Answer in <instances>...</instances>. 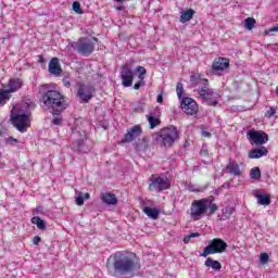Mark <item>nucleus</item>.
<instances>
[{
	"label": "nucleus",
	"mask_w": 278,
	"mask_h": 278,
	"mask_svg": "<svg viewBox=\"0 0 278 278\" xmlns=\"http://www.w3.org/2000/svg\"><path fill=\"white\" fill-rule=\"evenodd\" d=\"M140 268V258L131 252L114 253L106 262L108 274L115 278H134Z\"/></svg>",
	"instance_id": "nucleus-1"
},
{
	"label": "nucleus",
	"mask_w": 278,
	"mask_h": 278,
	"mask_svg": "<svg viewBox=\"0 0 278 278\" xmlns=\"http://www.w3.org/2000/svg\"><path fill=\"white\" fill-rule=\"evenodd\" d=\"M39 94L41 97V108L51 112L53 116H60L71 105L62 92L51 89L49 85L40 86Z\"/></svg>",
	"instance_id": "nucleus-2"
},
{
	"label": "nucleus",
	"mask_w": 278,
	"mask_h": 278,
	"mask_svg": "<svg viewBox=\"0 0 278 278\" xmlns=\"http://www.w3.org/2000/svg\"><path fill=\"white\" fill-rule=\"evenodd\" d=\"M208 210V216L218 212V205L214 203V197L193 200L190 206V217L192 220H201Z\"/></svg>",
	"instance_id": "nucleus-3"
},
{
	"label": "nucleus",
	"mask_w": 278,
	"mask_h": 278,
	"mask_svg": "<svg viewBox=\"0 0 278 278\" xmlns=\"http://www.w3.org/2000/svg\"><path fill=\"white\" fill-rule=\"evenodd\" d=\"M152 138L157 147L170 149L179 138V130L175 126H168L160 129V131L155 132Z\"/></svg>",
	"instance_id": "nucleus-4"
},
{
	"label": "nucleus",
	"mask_w": 278,
	"mask_h": 278,
	"mask_svg": "<svg viewBox=\"0 0 278 278\" xmlns=\"http://www.w3.org/2000/svg\"><path fill=\"white\" fill-rule=\"evenodd\" d=\"M97 45H99V39L97 37H80L76 42L72 43V47L73 49H76L79 55L88 58L94 53Z\"/></svg>",
	"instance_id": "nucleus-5"
},
{
	"label": "nucleus",
	"mask_w": 278,
	"mask_h": 278,
	"mask_svg": "<svg viewBox=\"0 0 278 278\" xmlns=\"http://www.w3.org/2000/svg\"><path fill=\"white\" fill-rule=\"evenodd\" d=\"M227 242L220 238H214L208 241V244L204 248L201 253V257H207V255H216L220 253H225L227 251Z\"/></svg>",
	"instance_id": "nucleus-6"
},
{
	"label": "nucleus",
	"mask_w": 278,
	"mask_h": 278,
	"mask_svg": "<svg viewBox=\"0 0 278 278\" xmlns=\"http://www.w3.org/2000/svg\"><path fill=\"white\" fill-rule=\"evenodd\" d=\"M170 188V184L168 182L167 178L161 177L157 174H153L149 179L148 190L153 192H164V190H168Z\"/></svg>",
	"instance_id": "nucleus-7"
},
{
	"label": "nucleus",
	"mask_w": 278,
	"mask_h": 278,
	"mask_svg": "<svg viewBox=\"0 0 278 278\" xmlns=\"http://www.w3.org/2000/svg\"><path fill=\"white\" fill-rule=\"evenodd\" d=\"M11 123L17 131L25 134L31 127V119L27 114H13L11 115Z\"/></svg>",
	"instance_id": "nucleus-8"
},
{
	"label": "nucleus",
	"mask_w": 278,
	"mask_h": 278,
	"mask_svg": "<svg viewBox=\"0 0 278 278\" xmlns=\"http://www.w3.org/2000/svg\"><path fill=\"white\" fill-rule=\"evenodd\" d=\"M198 92H199L201 99H203V101H205V103L207 105H210L211 108H216L218 105V100H216V99H218V97H220V93H217L210 88L198 89Z\"/></svg>",
	"instance_id": "nucleus-9"
},
{
	"label": "nucleus",
	"mask_w": 278,
	"mask_h": 278,
	"mask_svg": "<svg viewBox=\"0 0 278 278\" xmlns=\"http://www.w3.org/2000/svg\"><path fill=\"white\" fill-rule=\"evenodd\" d=\"M94 94V87L88 84H79L76 96L81 103H89Z\"/></svg>",
	"instance_id": "nucleus-10"
},
{
	"label": "nucleus",
	"mask_w": 278,
	"mask_h": 278,
	"mask_svg": "<svg viewBox=\"0 0 278 278\" xmlns=\"http://www.w3.org/2000/svg\"><path fill=\"white\" fill-rule=\"evenodd\" d=\"M248 140L250 144H255V147H262L268 142V134L265 131H260L251 129L248 131Z\"/></svg>",
	"instance_id": "nucleus-11"
},
{
	"label": "nucleus",
	"mask_w": 278,
	"mask_h": 278,
	"mask_svg": "<svg viewBox=\"0 0 278 278\" xmlns=\"http://www.w3.org/2000/svg\"><path fill=\"white\" fill-rule=\"evenodd\" d=\"M180 108L185 114H188V116H197V114H199V104H197V101L192 98H182Z\"/></svg>",
	"instance_id": "nucleus-12"
},
{
	"label": "nucleus",
	"mask_w": 278,
	"mask_h": 278,
	"mask_svg": "<svg viewBox=\"0 0 278 278\" xmlns=\"http://www.w3.org/2000/svg\"><path fill=\"white\" fill-rule=\"evenodd\" d=\"M122 84L125 88H129L134 84V72L129 67V64H124L121 71Z\"/></svg>",
	"instance_id": "nucleus-13"
},
{
	"label": "nucleus",
	"mask_w": 278,
	"mask_h": 278,
	"mask_svg": "<svg viewBox=\"0 0 278 278\" xmlns=\"http://www.w3.org/2000/svg\"><path fill=\"white\" fill-rule=\"evenodd\" d=\"M140 136H142V127H140V125H135L127 130V132L124 135V138L122 139V142L123 144L127 142H134V140L140 138Z\"/></svg>",
	"instance_id": "nucleus-14"
},
{
	"label": "nucleus",
	"mask_w": 278,
	"mask_h": 278,
	"mask_svg": "<svg viewBox=\"0 0 278 278\" xmlns=\"http://www.w3.org/2000/svg\"><path fill=\"white\" fill-rule=\"evenodd\" d=\"M48 73L54 75V77H60L62 75V65H60L59 58H52L48 65Z\"/></svg>",
	"instance_id": "nucleus-15"
},
{
	"label": "nucleus",
	"mask_w": 278,
	"mask_h": 278,
	"mask_svg": "<svg viewBox=\"0 0 278 278\" xmlns=\"http://www.w3.org/2000/svg\"><path fill=\"white\" fill-rule=\"evenodd\" d=\"M7 91L11 94L14 92H18L21 88H23V79L21 78H11L8 84L4 86Z\"/></svg>",
	"instance_id": "nucleus-16"
},
{
	"label": "nucleus",
	"mask_w": 278,
	"mask_h": 278,
	"mask_svg": "<svg viewBox=\"0 0 278 278\" xmlns=\"http://www.w3.org/2000/svg\"><path fill=\"white\" fill-rule=\"evenodd\" d=\"M226 170H228V173H230V175H233L235 177H240V175H242L240 164H238V162H236L233 159H229Z\"/></svg>",
	"instance_id": "nucleus-17"
},
{
	"label": "nucleus",
	"mask_w": 278,
	"mask_h": 278,
	"mask_svg": "<svg viewBox=\"0 0 278 278\" xmlns=\"http://www.w3.org/2000/svg\"><path fill=\"white\" fill-rule=\"evenodd\" d=\"M213 71H225V68H229V59L227 58H218L213 61L212 64Z\"/></svg>",
	"instance_id": "nucleus-18"
},
{
	"label": "nucleus",
	"mask_w": 278,
	"mask_h": 278,
	"mask_svg": "<svg viewBox=\"0 0 278 278\" xmlns=\"http://www.w3.org/2000/svg\"><path fill=\"white\" fill-rule=\"evenodd\" d=\"M102 203H105L106 205H117L118 198H116V194L112 192H104L100 197Z\"/></svg>",
	"instance_id": "nucleus-19"
},
{
	"label": "nucleus",
	"mask_w": 278,
	"mask_h": 278,
	"mask_svg": "<svg viewBox=\"0 0 278 278\" xmlns=\"http://www.w3.org/2000/svg\"><path fill=\"white\" fill-rule=\"evenodd\" d=\"M264 155H268V149H266V147L251 150L248 157H250V160H260V157H264Z\"/></svg>",
	"instance_id": "nucleus-20"
},
{
	"label": "nucleus",
	"mask_w": 278,
	"mask_h": 278,
	"mask_svg": "<svg viewBox=\"0 0 278 278\" xmlns=\"http://www.w3.org/2000/svg\"><path fill=\"white\" fill-rule=\"evenodd\" d=\"M204 266H206V268H213V270H220L223 268V264L218 261H214L212 257L206 258Z\"/></svg>",
	"instance_id": "nucleus-21"
},
{
	"label": "nucleus",
	"mask_w": 278,
	"mask_h": 278,
	"mask_svg": "<svg viewBox=\"0 0 278 278\" xmlns=\"http://www.w3.org/2000/svg\"><path fill=\"white\" fill-rule=\"evenodd\" d=\"M143 212L147 214V216H149V218H152V220H157V218H160V210L157 208L146 206Z\"/></svg>",
	"instance_id": "nucleus-22"
},
{
	"label": "nucleus",
	"mask_w": 278,
	"mask_h": 278,
	"mask_svg": "<svg viewBox=\"0 0 278 278\" xmlns=\"http://www.w3.org/2000/svg\"><path fill=\"white\" fill-rule=\"evenodd\" d=\"M194 10L188 9L180 14V23H188V21H192L194 18Z\"/></svg>",
	"instance_id": "nucleus-23"
},
{
	"label": "nucleus",
	"mask_w": 278,
	"mask_h": 278,
	"mask_svg": "<svg viewBox=\"0 0 278 278\" xmlns=\"http://www.w3.org/2000/svg\"><path fill=\"white\" fill-rule=\"evenodd\" d=\"M12 99V94L7 89H0V108H3L8 101Z\"/></svg>",
	"instance_id": "nucleus-24"
},
{
	"label": "nucleus",
	"mask_w": 278,
	"mask_h": 278,
	"mask_svg": "<svg viewBox=\"0 0 278 278\" xmlns=\"http://www.w3.org/2000/svg\"><path fill=\"white\" fill-rule=\"evenodd\" d=\"M31 224L36 225L37 228L40 229L41 231H45V229H47V223H45V220H42V218H40L39 216L33 217Z\"/></svg>",
	"instance_id": "nucleus-25"
},
{
	"label": "nucleus",
	"mask_w": 278,
	"mask_h": 278,
	"mask_svg": "<svg viewBox=\"0 0 278 278\" xmlns=\"http://www.w3.org/2000/svg\"><path fill=\"white\" fill-rule=\"evenodd\" d=\"M258 205H270V195L268 194H255Z\"/></svg>",
	"instance_id": "nucleus-26"
},
{
	"label": "nucleus",
	"mask_w": 278,
	"mask_h": 278,
	"mask_svg": "<svg viewBox=\"0 0 278 278\" xmlns=\"http://www.w3.org/2000/svg\"><path fill=\"white\" fill-rule=\"evenodd\" d=\"M148 123L150 125V129H155V127H159V125L162 124V121L160 118L153 116V115H148Z\"/></svg>",
	"instance_id": "nucleus-27"
},
{
	"label": "nucleus",
	"mask_w": 278,
	"mask_h": 278,
	"mask_svg": "<svg viewBox=\"0 0 278 278\" xmlns=\"http://www.w3.org/2000/svg\"><path fill=\"white\" fill-rule=\"evenodd\" d=\"M251 179H261L262 178V170L260 167H253L250 172Z\"/></svg>",
	"instance_id": "nucleus-28"
},
{
	"label": "nucleus",
	"mask_w": 278,
	"mask_h": 278,
	"mask_svg": "<svg viewBox=\"0 0 278 278\" xmlns=\"http://www.w3.org/2000/svg\"><path fill=\"white\" fill-rule=\"evenodd\" d=\"M244 27L251 31V29H253L255 27V18L253 17H248L245 18V25Z\"/></svg>",
	"instance_id": "nucleus-29"
},
{
	"label": "nucleus",
	"mask_w": 278,
	"mask_h": 278,
	"mask_svg": "<svg viewBox=\"0 0 278 278\" xmlns=\"http://www.w3.org/2000/svg\"><path fill=\"white\" fill-rule=\"evenodd\" d=\"M200 81H201V75L200 74H192L190 76L191 86H199Z\"/></svg>",
	"instance_id": "nucleus-30"
},
{
	"label": "nucleus",
	"mask_w": 278,
	"mask_h": 278,
	"mask_svg": "<svg viewBox=\"0 0 278 278\" xmlns=\"http://www.w3.org/2000/svg\"><path fill=\"white\" fill-rule=\"evenodd\" d=\"M72 9L76 14H84V10H81V3H79V1L73 2Z\"/></svg>",
	"instance_id": "nucleus-31"
},
{
	"label": "nucleus",
	"mask_w": 278,
	"mask_h": 278,
	"mask_svg": "<svg viewBox=\"0 0 278 278\" xmlns=\"http://www.w3.org/2000/svg\"><path fill=\"white\" fill-rule=\"evenodd\" d=\"M176 94H177L178 99H181V97H184V84L177 83Z\"/></svg>",
	"instance_id": "nucleus-32"
},
{
	"label": "nucleus",
	"mask_w": 278,
	"mask_h": 278,
	"mask_svg": "<svg viewBox=\"0 0 278 278\" xmlns=\"http://www.w3.org/2000/svg\"><path fill=\"white\" fill-rule=\"evenodd\" d=\"M149 149H151V147L149 146V143H147V142H144V141H143V143L137 144V147H136V150H137V151L147 152V151H149Z\"/></svg>",
	"instance_id": "nucleus-33"
},
{
	"label": "nucleus",
	"mask_w": 278,
	"mask_h": 278,
	"mask_svg": "<svg viewBox=\"0 0 278 278\" xmlns=\"http://www.w3.org/2000/svg\"><path fill=\"white\" fill-rule=\"evenodd\" d=\"M199 232H193V233H190V235H188V236H186L185 238H184V240H182V242L185 243V244H188L189 242H190V240H192V238H199Z\"/></svg>",
	"instance_id": "nucleus-34"
},
{
	"label": "nucleus",
	"mask_w": 278,
	"mask_h": 278,
	"mask_svg": "<svg viewBox=\"0 0 278 278\" xmlns=\"http://www.w3.org/2000/svg\"><path fill=\"white\" fill-rule=\"evenodd\" d=\"M262 264H268V260H270V256H268V253L264 252L260 256Z\"/></svg>",
	"instance_id": "nucleus-35"
},
{
	"label": "nucleus",
	"mask_w": 278,
	"mask_h": 278,
	"mask_svg": "<svg viewBox=\"0 0 278 278\" xmlns=\"http://www.w3.org/2000/svg\"><path fill=\"white\" fill-rule=\"evenodd\" d=\"M40 242H42V238H40V236H35L33 238V244H35V247H38V244H40Z\"/></svg>",
	"instance_id": "nucleus-36"
},
{
	"label": "nucleus",
	"mask_w": 278,
	"mask_h": 278,
	"mask_svg": "<svg viewBox=\"0 0 278 278\" xmlns=\"http://www.w3.org/2000/svg\"><path fill=\"white\" fill-rule=\"evenodd\" d=\"M52 125H62V117H60V115H56V117L52 119Z\"/></svg>",
	"instance_id": "nucleus-37"
},
{
	"label": "nucleus",
	"mask_w": 278,
	"mask_h": 278,
	"mask_svg": "<svg viewBox=\"0 0 278 278\" xmlns=\"http://www.w3.org/2000/svg\"><path fill=\"white\" fill-rule=\"evenodd\" d=\"M76 204L84 205V194H78V197L76 198Z\"/></svg>",
	"instance_id": "nucleus-38"
},
{
	"label": "nucleus",
	"mask_w": 278,
	"mask_h": 278,
	"mask_svg": "<svg viewBox=\"0 0 278 278\" xmlns=\"http://www.w3.org/2000/svg\"><path fill=\"white\" fill-rule=\"evenodd\" d=\"M137 71L139 72V77H142V75H147V68L142 66H138Z\"/></svg>",
	"instance_id": "nucleus-39"
},
{
	"label": "nucleus",
	"mask_w": 278,
	"mask_h": 278,
	"mask_svg": "<svg viewBox=\"0 0 278 278\" xmlns=\"http://www.w3.org/2000/svg\"><path fill=\"white\" fill-rule=\"evenodd\" d=\"M83 144H84V139H78L74 142V147H76V149H81Z\"/></svg>",
	"instance_id": "nucleus-40"
},
{
	"label": "nucleus",
	"mask_w": 278,
	"mask_h": 278,
	"mask_svg": "<svg viewBox=\"0 0 278 278\" xmlns=\"http://www.w3.org/2000/svg\"><path fill=\"white\" fill-rule=\"evenodd\" d=\"M63 86H65V88H71V80H68V76L63 78Z\"/></svg>",
	"instance_id": "nucleus-41"
},
{
	"label": "nucleus",
	"mask_w": 278,
	"mask_h": 278,
	"mask_svg": "<svg viewBox=\"0 0 278 278\" xmlns=\"http://www.w3.org/2000/svg\"><path fill=\"white\" fill-rule=\"evenodd\" d=\"M8 144H14V142H18V139H15L14 137H9L7 138Z\"/></svg>",
	"instance_id": "nucleus-42"
},
{
	"label": "nucleus",
	"mask_w": 278,
	"mask_h": 278,
	"mask_svg": "<svg viewBox=\"0 0 278 278\" xmlns=\"http://www.w3.org/2000/svg\"><path fill=\"white\" fill-rule=\"evenodd\" d=\"M275 114H277V111L271 108L269 111H267L266 116L270 117V116H275Z\"/></svg>",
	"instance_id": "nucleus-43"
},
{
	"label": "nucleus",
	"mask_w": 278,
	"mask_h": 278,
	"mask_svg": "<svg viewBox=\"0 0 278 278\" xmlns=\"http://www.w3.org/2000/svg\"><path fill=\"white\" fill-rule=\"evenodd\" d=\"M156 101H157V103H164V96H162V93L159 94L156 98Z\"/></svg>",
	"instance_id": "nucleus-44"
},
{
	"label": "nucleus",
	"mask_w": 278,
	"mask_h": 278,
	"mask_svg": "<svg viewBox=\"0 0 278 278\" xmlns=\"http://www.w3.org/2000/svg\"><path fill=\"white\" fill-rule=\"evenodd\" d=\"M8 129H5V127L0 126V136H5Z\"/></svg>",
	"instance_id": "nucleus-45"
},
{
	"label": "nucleus",
	"mask_w": 278,
	"mask_h": 278,
	"mask_svg": "<svg viewBox=\"0 0 278 278\" xmlns=\"http://www.w3.org/2000/svg\"><path fill=\"white\" fill-rule=\"evenodd\" d=\"M140 86H142V83H136L135 85H134V90H140Z\"/></svg>",
	"instance_id": "nucleus-46"
},
{
	"label": "nucleus",
	"mask_w": 278,
	"mask_h": 278,
	"mask_svg": "<svg viewBox=\"0 0 278 278\" xmlns=\"http://www.w3.org/2000/svg\"><path fill=\"white\" fill-rule=\"evenodd\" d=\"M37 58H38L39 64H45V56L38 55Z\"/></svg>",
	"instance_id": "nucleus-47"
},
{
	"label": "nucleus",
	"mask_w": 278,
	"mask_h": 278,
	"mask_svg": "<svg viewBox=\"0 0 278 278\" xmlns=\"http://www.w3.org/2000/svg\"><path fill=\"white\" fill-rule=\"evenodd\" d=\"M202 136H203V138H210V136H212V134H210L208 131L203 130Z\"/></svg>",
	"instance_id": "nucleus-48"
},
{
	"label": "nucleus",
	"mask_w": 278,
	"mask_h": 278,
	"mask_svg": "<svg viewBox=\"0 0 278 278\" xmlns=\"http://www.w3.org/2000/svg\"><path fill=\"white\" fill-rule=\"evenodd\" d=\"M202 81H203L204 86H208V84H210V80L207 78L202 79Z\"/></svg>",
	"instance_id": "nucleus-49"
},
{
	"label": "nucleus",
	"mask_w": 278,
	"mask_h": 278,
	"mask_svg": "<svg viewBox=\"0 0 278 278\" xmlns=\"http://www.w3.org/2000/svg\"><path fill=\"white\" fill-rule=\"evenodd\" d=\"M269 31H278V25L270 28Z\"/></svg>",
	"instance_id": "nucleus-50"
},
{
	"label": "nucleus",
	"mask_w": 278,
	"mask_h": 278,
	"mask_svg": "<svg viewBox=\"0 0 278 278\" xmlns=\"http://www.w3.org/2000/svg\"><path fill=\"white\" fill-rule=\"evenodd\" d=\"M83 198L86 199V200L90 199V193H85V194L83 195Z\"/></svg>",
	"instance_id": "nucleus-51"
},
{
	"label": "nucleus",
	"mask_w": 278,
	"mask_h": 278,
	"mask_svg": "<svg viewBox=\"0 0 278 278\" xmlns=\"http://www.w3.org/2000/svg\"><path fill=\"white\" fill-rule=\"evenodd\" d=\"M116 10L117 12H123V7H117Z\"/></svg>",
	"instance_id": "nucleus-52"
},
{
	"label": "nucleus",
	"mask_w": 278,
	"mask_h": 278,
	"mask_svg": "<svg viewBox=\"0 0 278 278\" xmlns=\"http://www.w3.org/2000/svg\"><path fill=\"white\" fill-rule=\"evenodd\" d=\"M117 3H123L125 0H115Z\"/></svg>",
	"instance_id": "nucleus-53"
},
{
	"label": "nucleus",
	"mask_w": 278,
	"mask_h": 278,
	"mask_svg": "<svg viewBox=\"0 0 278 278\" xmlns=\"http://www.w3.org/2000/svg\"><path fill=\"white\" fill-rule=\"evenodd\" d=\"M276 94H277V97H278V86H277V88H276Z\"/></svg>",
	"instance_id": "nucleus-54"
}]
</instances>
